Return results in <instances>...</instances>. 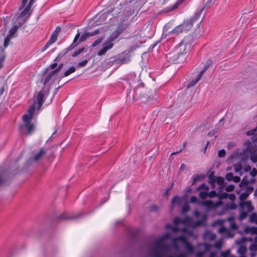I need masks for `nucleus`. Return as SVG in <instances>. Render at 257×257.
Returning a JSON list of instances; mask_svg holds the SVG:
<instances>
[{"label": "nucleus", "instance_id": "nucleus-1", "mask_svg": "<svg viewBox=\"0 0 257 257\" xmlns=\"http://www.w3.org/2000/svg\"><path fill=\"white\" fill-rule=\"evenodd\" d=\"M170 233H166L165 234L155 240L153 243L152 248V254L153 257H187L185 253L180 252L179 254H173L165 256L166 252H170L172 249L177 251L179 250V247L177 242L181 241L186 248L188 254L192 253L194 252V248L192 245L187 241L184 235H181L172 239V244L168 245L164 243V240L170 236Z\"/></svg>", "mask_w": 257, "mask_h": 257}, {"label": "nucleus", "instance_id": "nucleus-2", "mask_svg": "<svg viewBox=\"0 0 257 257\" xmlns=\"http://www.w3.org/2000/svg\"><path fill=\"white\" fill-rule=\"evenodd\" d=\"M127 27L126 23H120L118 24L115 31L110 35L103 43V47L98 52V56L104 55L109 50L113 47V41L124 31Z\"/></svg>", "mask_w": 257, "mask_h": 257}, {"label": "nucleus", "instance_id": "nucleus-3", "mask_svg": "<svg viewBox=\"0 0 257 257\" xmlns=\"http://www.w3.org/2000/svg\"><path fill=\"white\" fill-rule=\"evenodd\" d=\"M35 102L31 105L27 110V113L25 114L23 116V120L24 122V125H20V129L23 130L26 128L27 130V135H31L34 131L35 126L33 124L31 123V121L33 116L34 112L35 110Z\"/></svg>", "mask_w": 257, "mask_h": 257}, {"label": "nucleus", "instance_id": "nucleus-4", "mask_svg": "<svg viewBox=\"0 0 257 257\" xmlns=\"http://www.w3.org/2000/svg\"><path fill=\"white\" fill-rule=\"evenodd\" d=\"M222 244L221 240H218L214 245H208L206 243H200L197 245L196 247V257H204L205 254L209 251H211V248L215 247L217 249H220Z\"/></svg>", "mask_w": 257, "mask_h": 257}, {"label": "nucleus", "instance_id": "nucleus-5", "mask_svg": "<svg viewBox=\"0 0 257 257\" xmlns=\"http://www.w3.org/2000/svg\"><path fill=\"white\" fill-rule=\"evenodd\" d=\"M192 27L190 22H184L182 24L176 26L173 30L169 31L168 34L178 35L180 33L187 32Z\"/></svg>", "mask_w": 257, "mask_h": 257}, {"label": "nucleus", "instance_id": "nucleus-6", "mask_svg": "<svg viewBox=\"0 0 257 257\" xmlns=\"http://www.w3.org/2000/svg\"><path fill=\"white\" fill-rule=\"evenodd\" d=\"M47 150L44 148H41L38 150H35L32 153V157L30 159L29 162H32L33 161L38 162L42 160L46 154Z\"/></svg>", "mask_w": 257, "mask_h": 257}, {"label": "nucleus", "instance_id": "nucleus-7", "mask_svg": "<svg viewBox=\"0 0 257 257\" xmlns=\"http://www.w3.org/2000/svg\"><path fill=\"white\" fill-rule=\"evenodd\" d=\"M204 10V7H203L201 10L198 11L195 15L193 18L186 22H190V24H192V27L194 26L196 27H198L202 21L203 16L202 15V12Z\"/></svg>", "mask_w": 257, "mask_h": 257}, {"label": "nucleus", "instance_id": "nucleus-8", "mask_svg": "<svg viewBox=\"0 0 257 257\" xmlns=\"http://www.w3.org/2000/svg\"><path fill=\"white\" fill-rule=\"evenodd\" d=\"M59 79L56 71H53L46 77L44 81V84L45 86H52Z\"/></svg>", "mask_w": 257, "mask_h": 257}, {"label": "nucleus", "instance_id": "nucleus-9", "mask_svg": "<svg viewBox=\"0 0 257 257\" xmlns=\"http://www.w3.org/2000/svg\"><path fill=\"white\" fill-rule=\"evenodd\" d=\"M130 58L131 55L129 52H124L115 59V62L116 64H120L127 63L130 61Z\"/></svg>", "mask_w": 257, "mask_h": 257}, {"label": "nucleus", "instance_id": "nucleus-10", "mask_svg": "<svg viewBox=\"0 0 257 257\" xmlns=\"http://www.w3.org/2000/svg\"><path fill=\"white\" fill-rule=\"evenodd\" d=\"M174 222L175 224V226L171 227V225H167L166 227L168 228H171L172 229V230L174 232H176L177 231L180 230L183 232L186 231V228H183L182 229L178 227V225L179 223H185L186 221L185 220H182L179 217H177L175 218Z\"/></svg>", "mask_w": 257, "mask_h": 257}, {"label": "nucleus", "instance_id": "nucleus-11", "mask_svg": "<svg viewBox=\"0 0 257 257\" xmlns=\"http://www.w3.org/2000/svg\"><path fill=\"white\" fill-rule=\"evenodd\" d=\"M188 41L184 39L175 48V53L179 54L180 55L183 54L186 50V47L188 45Z\"/></svg>", "mask_w": 257, "mask_h": 257}, {"label": "nucleus", "instance_id": "nucleus-12", "mask_svg": "<svg viewBox=\"0 0 257 257\" xmlns=\"http://www.w3.org/2000/svg\"><path fill=\"white\" fill-rule=\"evenodd\" d=\"M156 91L154 89H152L145 92L143 96L144 98H146V101H150L152 100H156Z\"/></svg>", "mask_w": 257, "mask_h": 257}, {"label": "nucleus", "instance_id": "nucleus-13", "mask_svg": "<svg viewBox=\"0 0 257 257\" xmlns=\"http://www.w3.org/2000/svg\"><path fill=\"white\" fill-rule=\"evenodd\" d=\"M34 3V0H30L28 5L26 7V8L24 10V11L20 14L19 18H27L26 16L29 14V11L31 9V6H32Z\"/></svg>", "mask_w": 257, "mask_h": 257}, {"label": "nucleus", "instance_id": "nucleus-14", "mask_svg": "<svg viewBox=\"0 0 257 257\" xmlns=\"http://www.w3.org/2000/svg\"><path fill=\"white\" fill-rule=\"evenodd\" d=\"M80 36V34L79 32V30H78L77 34L75 36V38L74 39L73 43L70 46H69L66 49L65 53H66L68 52H69V51L72 50L73 49H74L75 47H76L78 45V43H77V41L79 39Z\"/></svg>", "mask_w": 257, "mask_h": 257}, {"label": "nucleus", "instance_id": "nucleus-15", "mask_svg": "<svg viewBox=\"0 0 257 257\" xmlns=\"http://www.w3.org/2000/svg\"><path fill=\"white\" fill-rule=\"evenodd\" d=\"M245 206L247 207V212H250L254 209L250 201H242L239 203V206L242 208H244Z\"/></svg>", "mask_w": 257, "mask_h": 257}, {"label": "nucleus", "instance_id": "nucleus-16", "mask_svg": "<svg viewBox=\"0 0 257 257\" xmlns=\"http://www.w3.org/2000/svg\"><path fill=\"white\" fill-rule=\"evenodd\" d=\"M203 238L205 241L213 240L215 238V235L211 231H206L203 235Z\"/></svg>", "mask_w": 257, "mask_h": 257}, {"label": "nucleus", "instance_id": "nucleus-17", "mask_svg": "<svg viewBox=\"0 0 257 257\" xmlns=\"http://www.w3.org/2000/svg\"><path fill=\"white\" fill-rule=\"evenodd\" d=\"M218 232L220 233H225L227 234L229 237H232L233 236V234L230 233V230L224 226H221L218 229Z\"/></svg>", "mask_w": 257, "mask_h": 257}, {"label": "nucleus", "instance_id": "nucleus-18", "mask_svg": "<svg viewBox=\"0 0 257 257\" xmlns=\"http://www.w3.org/2000/svg\"><path fill=\"white\" fill-rule=\"evenodd\" d=\"M212 182H216L218 185L221 186V187H224V179L222 177H213Z\"/></svg>", "mask_w": 257, "mask_h": 257}, {"label": "nucleus", "instance_id": "nucleus-19", "mask_svg": "<svg viewBox=\"0 0 257 257\" xmlns=\"http://www.w3.org/2000/svg\"><path fill=\"white\" fill-rule=\"evenodd\" d=\"M246 233L257 234V227L254 226H246L244 229Z\"/></svg>", "mask_w": 257, "mask_h": 257}, {"label": "nucleus", "instance_id": "nucleus-20", "mask_svg": "<svg viewBox=\"0 0 257 257\" xmlns=\"http://www.w3.org/2000/svg\"><path fill=\"white\" fill-rule=\"evenodd\" d=\"M179 55H180L179 54H178V53L175 54V50H174L173 52L170 53L168 54V57L170 61H176L178 59Z\"/></svg>", "mask_w": 257, "mask_h": 257}, {"label": "nucleus", "instance_id": "nucleus-21", "mask_svg": "<svg viewBox=\"0 0 257 257\" xmlns=\"http://www.w3.org/2000/svg\"><path fill=\"white\" fill-rule=\"evenodd\" d=\"M44 94L41 92H40L37 96V102L39 104L38 109H40L43 103Z\"/></svg>", "mask_w": 257, "mask_h": 257}, {"label": "nucleus", "instance_id": "nucleus-22", "mask_svg": "<svg viewBox=\"0 0 257 257\" xmlns=\"http://www.w3.org/2000/svg\"><path fill=\"white\" fill-rule=\"evenodd\" d=\"M247 251L246 248L243 246L241 245L237 249V253L239 254L241 256L240 257H245L244 255L246 253Z\"/></svg>", "mask_w": 257, "mask_h": 257}, {"label": "nucleus", "instance_id": "nucleus-23", "mask_svg": "<svg viewBox=\"0 0 257 257\" xmlns=\"http://www.w3.org/2000/svg\"><path fill=\"white\" fill-rule=\"evenodd\" d=\"M200 75H198L195 79H193L191 82H190L187 85V87L189 88L194 86L196 83H197V82L201 79V77Z\"/></svg>", "mask_w": 257, "mask_h": 257}, {"label": "nucleus", "instance_id": "nucleus-24", "mask_svg": "<svg viewBox=\"0 0 257 257\" xmlns=\"http://www.w3.org/2000/svg\"><path fill=\"white\" fill-rule=\"evenodd\" d=\"M89 37H91V35H90L89 33H85L83 34L78 40V43L85 41Z\"/></svg>", "mask_w": 257, "mask_h": 257}, {"label": "nucleus", "instance_id": "nucleus-25", "mask_svg": "<svg viewBox=\"0 0 257 257\" xmlns=\"http://www.w3.org/2000/svg\"><path fill=\"white\" fill-rule=\"evenodd\" d=\"M250 159L253 163L257 162V151H253L251 152Z\"/></svg>", "mask_w": 257, "mask_h": 257}, {"label": "nucleus", "instance_id": "nucleus-26", "mask_svg": "<svg viewBox=\"0 0 257 257\" xmlns=\"http://www.w3.org/2000/svg\"><path fill=\"white\" fill-rule=\"evenodd\" d=\"M75 71V68L73 66L71 67L68 70L66 71L65 73H64V75L63 76H62V78H63L64 77H66L71 74V73L74 72Z\"/></svg>", "mask_w": 257, "mask_h": 257}, {"label": "nucleus", "instance_id": "nucleus-27", "mask_svg": "<svg viewBox=\"0 0 257 257\" xmlns=\"http://www.w3.org/2000/svg\"><path fill=\"white\" fill-rule=\"evenodd\" d=\"M85 49V47H82L80 49H79L76 51H75L72 54V56L73 57H75L77 56H78L79 54L83 52Z\"/></svg>", "mask_w": 257, "mask_h": 257}, {"label": "nucleus", "instance_id": "nucleus-28", "mask_svg": "<svg viewBox=\"0 0 257 257\" xmlns=\"http://www.w3.org/2000/svg\"><path fill=\"white\" fill-rule=\"evenodd\" d=\"M56 133V131H55L52 134L51 136H50V134H48V132H44L42 135V138L44 139V140H46L47 139V138L48 139V140H49L52 137L53 135H54Z\"/></svg>", "mask_w": 257, "mask_h": 257}, {"label": "nucleus", "instance_id": "nucleus-29", "mask_svg": "<svg viewBox=\"0 0 257 257\" xmlns=\"http://www.w3.org/2000/svg\"><path fill=\"white\" fill-rule=\"evenodd\" d=\"M18 27L17 25L14 26L12 28L10 29L9 31V35L10 37H12L15 34L16 32L17 31Z\"/></svg>", "mask_w": 257, "mask_h": 257}, {"label": "nucleus", "instance_id": "nucleus-30", "mask_svg": "<svg viewBox=\"0 0 257 257\" xmlns=\"http://www.w3.org/2000/svg\"><path fill=\"white\" fill-rule=\"evenodd\" d=\"M247 213L248 212L247 211H244L243 210H241L240 212L239 219L240 220H242L245 219L247 216Z\"/></svg>", "mask_w": 257, "mask_h": 257}, {"label": "nucleus", "instance_id": "nucleus-31", "mask_svg": "<svg viewBox=\"0 0 257 257\" xmlns=\"http://www.w3.org/2000/svg\"><path fill=\"white\" fill-rule=\"evenodd\" d=\"M57 36H57L56 35L52 33L50 40L48 42L49 44L51 45V44H53L54 43H55L57 40Z\"/></svg>", "mask_w": 257, "mask_h": 257}, {"label": "nucleus", "instance_id": "nucleus-32", "mask_svg": "<svg viewBox=\"0 0 257 257\" xmlns=\"http://www.w3.org/2000/svg\"><path fill=\"white\" fill-rule=\"evenodd\" d=\"M233 167L236 172H239L242 169V165L240 163H236L233 165Z\"/></svg>", "mask_w": 257, "mask_h": 257}, {"label": "nucleus", "instance_id": "nucleus-33", "mask_svg": "<svg viewBox=\"0 0 257 257\" xmlns=\"http://www.w3.org/2000/svg\"><path fill=\"white\" fill-rule=\"evenodd\" d=\"M214 4L213 0H204L203 5L204 8L206 7H210Z\"/></svg>", "mask_w": 257, "mask_h": 257}, {"label": "nucleus", "instance_id": "nucleus-34", "mask_svg": "<svg viewBox=\"0 0 257 257\" xmlns=\"http://www.w3.org/2000/svg\"><path fill=\"white\" fill-rule=\"evenodd\" d=\"M199 204L207 207H210L212 205V202L211 201H205L202 202H199Z\"/></svg>", "mask_w": 257, "mask_h": 257}, {"label": "nucleus", "instance_id": "nucleus-35", "mask_svg": "<svg viewBox=\"0 0 257 257\" xmlns=\"http://www.w3.org/2000/svg\"><path fill=\"white\" fill-rule=\"evenodd\" d=\"M249 192H247L242 193L239 196V199L241 201H243V200L246 199L249 196Z\"/></svg>", "mask_w": 257, "mask_h": 257}, {"label": "nucleus", "instance_id": "nucleus-36", "mask_svg": "<svg viewBox=\"0 0 257 257\" xmlns=\"http://www.w3.org/2000/svg\"><path fill=\"white\" fill-rule=\"evenodd\" d=\"M103 40V37H100L96 40L92 45V47H95L101 43Z\"/></svg>", "mask_w": 257, "mask_h": 257}, {"label": "nucleus", "instance_id": "nucleus-37", "mask_svg": "<svg viewBox=\"0 0 257 257\" xmlns=\"http://www.w3.org/2000/svg\"><path fill=\"white\" fill-rule=\"evenodd\" d=\"M202 179V176L201 175H195L193 178V183H192V185H194L195 183L198 181H199L200 180H201Z\"/></svg>", "mask_w": 257, "mask_h": 257}, {"label": "nucleus", "instance_id": "nucleus-38", "mask_svg": "<svg viewBox=\"0 0 257 257\" xmlns=\"http://www.w3.org/2000/svg\"><path fill=\"white\" fill-rule=\"evenodd\" d=\"M257 219V213H252L250 217H249V222H255V221H256Z\"/></svg>", "mask_w": 257, "mask_h": 257}, {"label": "nucleus", "instance_id": "nucleus-39", "mask_svg": "<svg viewBox=\"0 0 257 257\" xmlns=\"http://www.w3.org/2000/svg\"><path fill=\"white\" fill-rule=\"evenodd\" d=\"M248 183H249V181L248 180H247L246 179H245L244 178H243L242 180V181L240 182V183H239V187H244V186L247 185Z\"/></svg>", "mask_w": 257, "mask_h": 257}, {"label": "nucleus", "instance_id": "nucleus-40", "mask_svg": "<svg viewBox=\"0 0 257 257\" xmlns=\"http://www.w3.org/2000/svg\"><path fill=\"white\" fill-rule=\"evenodd\" d=\"M233 176L232 173H227L225 175L226 179L228 181H231L233 180Z\"/></svg>", "mask_w": 257, "mask_h": 257}, {"label": "nucleus", "instance_id": "nucleus-41", "mask_svg": "<svg viewBox=\"0 0 257 257\" xmlns=\"http://www.w3.org/2000/svg\"><path fill=\"white\" fill-rule=\"evenodd\" d=\"M12 38L11 37H10V36L8 35L5 39V41H4V47L6 48L8 45V44H9V42L10 41V38Z\"/></svg>", "mask_w": 257, "mask_h": 257}, {"label": "nucleus", "instance_id": "nucleus-42", "mask_svg": "<svg viewBox=\"0 0 257 257\" xmlns=\"http://www.w3.org/2000/svg\"><path fill=\"white\" fill-rule=\"evenodd\" d=\"M226 152L225 150L221 149L218 152V156L219 157H224L225 156Z\"/></svg>", "mask_w": 257, "mask_h": 257}, {"label": "nucleus", "instance_id": "nucleus-43", "mask_svg": "<svg viewBox=\"0 0 257 257\" xmlns=\"http://www.w3.org/2000/svg\"><path fill=\"white\" fill-rule=\"evenodd\" d=\"M208 196V193L206 192L201 191L199 193V197L202 199H205Z\"/></svg>", "mask_w": 257, "mask_h": 257}, {"label": "nucleus", "instance_id": "nucleus-44", "mask_svg": "<svg viewBox=\"0 0 257 257\" xmlns=\"http://www.w3.org/2000/svg\"><path fill=\"white\" fill-rule=\"evenodd\" d=\"M88 62V60H84L83 61H82V62H79L77 64V66L79 67H83V66H85L87 63Z\"/></svg>", "mask_w": 257, "mask_h": 257}, {"label": "nucleus", "instance_id": "nucleus-45", "mask_svg": "<svg viewBox=\"0 0 257 257\" xmlns=\"http://www.w3.org/2000/svg\"><path fill=\"white\" fill-rule=\"evenodd\" d=\"M228 194L227 193H222L219 195V199L220 200H222L225 198H226L228 196Z\"/></svg>", "mask_w": 257, "mask_h": 257}, {"label": "nucleus", "instance_id": "nucleus-46", "mask_svg": "<svg viewBox=\"0 0 257 257\" xmlns=\"http://www.w3.org/2000/svg\"><path fill=\"white\" fill-rule=\"evenodd\" d=\"M203 189L208 190L209 189V187L208 186H206L205 184H202L197 188V190L199 191Z\"/></svg>", "mask_w": 257, "mask_h": 257}, {"label": "nucleus", "instance_id": "nucleus-47", "mask_svg": "<svg viewBox=\"0 0 257 257\" xmlns=\"http://www.w3.org/2000/svg\"><path fill=\"white\" fill-rule=\"evenodd\" d=\"M234 188V186L233 185H229L227 186L225 188V190L227 192H230L233 190Z\"/></svg>", "mask_w": 257, "mask_h": 257}, {"label": "nucleus", "instance_id": "nucleus-48", "mask_svg": "<svg viewBox=\"0 0 257 257\" xmlns=\"http://www.w3.org/2000/svg\"><path fill=\"white\" fill-rule=\"evenodd\" d=\"M189 210V206L187 204L184 205L182 207V212L183 213H184L186 212L187 211H188Z\"/></svg>", "mask_w": 257, "mask_h": 257}, {"label": "nucleus", "instance_id": "nucleus-49", "mask_svg": "<svg viewBox=\"0 0 257 257\" xmlns=\"http://www.w3.org/2000/svg\"><path fill=\"white\" fill-rule=\"evenodd\" d=\"M217 195L216 192L214 190H212L210 191L209 193H208V196L210 198L214 197L216 196Z\"/></svg>", "mask_w": 257, "mask_h": 257}, {"label": "nucleus", "instance_id": "nucleus-50", "mask_svg": "<svg viewBox=\"0 0 257 257\" xmlns=\"http://www.w3.org/2000/svg\"><path fill=\"white\" fill-rule=\"evenodd\" d=\"M249 249L251 251H257V244H251L249 247Z\"/></svg>", "mask_w": 257, "mask_h": 257}, {"label": "nucleus", "instance_id": "nucleus-51", "mask_svg": "<svg viewBox=\"0 0 257 257\" xmlns=\"http://www.w3.org/2000/svg\"><path fill=\"white\" fill-rule=\"evenodd\" d=\"M100 30L97 29V30H96L95 31H94V32H91L89 33H90V35H91V36H93L98 35V34L100 33Z\"/></svg>", "mask_w": 257, "mask_h": 257}, {"label": "nucleus", "instance_id": "nucleus-52", "mask_svg": "<svg viewBox=\"0 0 257 257\" xmlns=\"http://www.w3.org/2000/svg\"><path fill=\"white\" fill-rule=\"evenodd\" d=\"M28 0H22L21 5H20L19 7V10H21L24 8V7L25 6V5L26 3L27 2Z\"/></svg>", "mask_w": 257, "mask_h": 257}, {"label": "nucleus", "instance_id": "nucleus-53", "mask_svg": "<svg viewBox=\"0 0 257 257\" xmlns=\"http://www.w3.org/2000/svg\"><path fill=\"white\" fill-rule=\"evenodd\" d=\"M221 255H222V257H229V255L230 254L229 251L227 250L225 252H222Z\"/></svg>", "mask_w": 257, "mask_h": 257}, {"label": "nucleus", "instance_id": "nucleus-54", "mask_svg": "<svg viewBox=\"0 0 257 257\" xmlns=\"http://www.w3.org/2000/svg\"><path fill=\"white\" fill-rule=\"evenodd\" d=\"M190 202L192 203H194L197 202V198L195 196H192L190 198Z\"/></svg>", "mask_w": 257, "mask_h": 257}, {"label": "nucleus", "instance_id": "nucleus-55", "mask_svg": "<svg viewBox=\"0 0 257 257\" xmlns=\"http://www.w3.org/2000/svg\"><path fill=\"white\" fill-rule=\"evenodd\" d=\"M61 31V28L60 27H57L55 30L53 32V34L56 35L57 36L58 35V34L59 33V32H60Z\"/></svg>", "mask_w": 257, "mask_h": 257}, {"label": "nucleus", "instance_id": "nucleus-56", "mask_svg": "<svg viewBox=\"0 0 257 257\" xmlns=\"http://www.w3.org/2000/svg\"><path fill=\"white\" fill-rule=\"evenodd\" d=\"M250 175L252 176V177H254L257 174V170L255 169H253L250 172Z\"/></svg>", "mask_w": 257, "mask_h": 257}, {"label": "nucleus", "instance_id": "nucleus-57", "mask_svg": "<svg viewBox=\"0 0 257 257\" xmlns=\"http://www.w3.org/2000/svg\"><path fill=\"white\" fill-rule=\"evenodd\" d=\"M230 227L231 229L235 230L237 229V226L234 222H232L230 224Z\"/></svg>", "mask_w": 257, "mask_h": 257}, {"label": "nucleus", "instance_id": "nucleus-58", "mask_svg": "<svg viewBox=\"0 0 257 257\" xmlns=\"http://www.w3.org/2000/svg\"><path fill=\"white\" fill-rule=\"evenodd\" d=\"M4 61V56L0 57V69L3 67V63Z\"/></svg>", "mask_w": 257, "mask_h": 257}, {"label": "nucleus", "instance_id": "nucleus-59", "mask_svg": "<svg viewBox=\"0 0 257 257\" xmlns=\"http://www.w3.org/2000/svg\"><path fill=\"white\" fill-rule=\"evenodd\" d=\"M234 182L237 183L239 182L240 180V178L238 176H233V180Z\"/></svg>", "mask_w": 257, "mask_h": 257}, {"label": "nucleus", "instance_id": "nucleus-60", "mask_svg": "<svg viewBox=\"0 0 257 257\" xmlns=\"http://www.w3.org/2000/svg\"><path fill=\"white\" fill-rule=\"evenodd\" d=\"M208 65H206L205 66V67L204 68V69L203 70H202V71H200V72L199 73V74L198 75H201L200 76L202 77L203 74H204V73L205 72V71L207 69V68H208Z\"/></svg>", "mask_w": 257, "mask_h": 257}, {"label": "nucleus", "instance_id": "nucleus-61", "mask_svg": "<svg viewBox=\"0 0 257 257\" xmlns=\"http://www.w3.org/2000/svg\"><path fill=\"white\" fill-rule=\"evenodd\" d=\"M238 154L237 152H234L233 153H232L231 155L230 158L231 159H234V158L237 157L238 156Z\"/></svg>", "mask_w": 257, "mask_h": 257}, {"label": "nucleus", "instance_id": "nucleus-62", "mask_svg": "<svg viewBox=\"0 0 257 257\" xmlns=\"http://www.w3.org/2000/svg\"><path fill=\"white\" fill-rule=\"evenodd\" d=\"M229 198L230 200L233 201L235 199V195L234 194H231L229 195Z\"/></svg>", "mask_w": 257, "mask_h": 257}, {"label": "nucleus", "instance_id": "nucleus-63", "mask_svg": "<svg viewBox=\"0 0 257 257\" xmlns=\"http://www.w3.org/2000/svg\"><path fill=\"white\" fill-rule=\"evenodd\" d=\"M256 131L255 129L252 130L251 131H248L246 133V134L247 136H251L254 134L255 131Z\"/></svg>", "mask_w": 257, "mask_h": 257}, {"label": "nucleus", "instance_id": "nucleus-64", "mask_svg": "<svg viewBox=\"0 0 257 257\" xmlns=\"http://www.w3.org/2000/svg\"><path fill=\"white\" fill-rule=\"evenodd\" d=\"M63 66V64H61L59 65V67L55 69L54 71H56V73L58 74V72L59 71V70L61 69V68Z\"/></svg>", "mask_w": 257, "mask_h": 257}]
</instances>
